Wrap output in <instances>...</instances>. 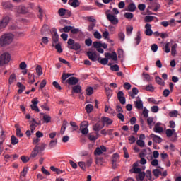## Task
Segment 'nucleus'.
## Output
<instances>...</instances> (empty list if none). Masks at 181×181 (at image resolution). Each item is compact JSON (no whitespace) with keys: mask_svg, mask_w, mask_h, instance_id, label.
I'll return each mask as SVG.
<instances>
[{"mask_svg":"<svg viewBox=\"0 0 181 181\" xmlns=\"http://www.w3.org/2000/svg\"><path fill=\"white\" fill-rule=\"evenodd\" d=\"M94 37H95V39H101V37H103L101 36V33H100L98 31H96L93 33Z\"/></svg>","mask_w":181,"mask_h":181,"instance_id":"63","label":"nucleus"},{"mask_svg":"<svg viewBox=\"0 0 181 181\" xmlns=\"http://www.w3.org/2000/svg\"><path fill=\"white\" fill-rule=\"evenodd\" d=\"M55 49L57 50L58 53H63V49H62V45H60V44H57L55 45Z\"/></svg>","mask_w":181,"mask_h":181,"instance_id":"55","label":"nucleus"},{"mask_svg":"<svg viewBox=\"0 0 181 181\" xmlns=\"http://www.w3.org/2000/svg\"><path fill=\"white\" fill-rule=\"evenodd\" d=\"M105 91L107 97H111V95L112 94V90L110 88L108 87L105 88Z\"/></svg>","mask_w":181,"mask_h":181,"instance_id":"49","label":"nucleus"},{"mask_svg":"<svg viewBox=\"0 0 181 181\" xmlns=\"http://www.w3.org/2000/svg\"><path fill=\"white\" fill-rule=\"evenodd\" d=\"M104 128V124L101 122V121H98L96 124H95L93 126V131H96L98 132V131H101Z\"/></svg>","mask_w":181,"mask_h":181,"instance_id":"14","label":"nucleus"},{"mask_svg":"<svg viewBox=\"0 0 181 181\" xmlns=\"http://www.w3.org/2000/svg\"><path fill=\"white\" fill-rule=\"evenodd\" d=\"M146 173H145V172H141L138 175V177L140 181H144V179H145V176H146Z\"/></svg>","mask_w":181,"mask_h":181,"instance_id":"47","label":"nucleus"},{"mask_svg":"<svg viewBox=\"0 0 181 181\" xmlns=\"http://www.w3.org/2000/svg\"><path fill=\"white\" fill-rule=\"evenodd\" d=\"M15 81H16V75L12 74L9 77L8 83L9 84H13Z\"/></svg>","mask_w":181,"mask_h":181,"instance_id":"29","label":"nucleus"},{"mask_svg":"<svg viewBox=\"0 0 181 181\" xmlns=\"http://www.w3.org/2000/svg\"><path fill=\"white\" fill-rule=\"evenodd\" d=\"M58 13H59V16H65V15H66V9H64V8H59L58 10Z\"/></svg>","mask_w":181,"mask_h":181,"instance_id":"51","label":"nucleus"},{"mask_svg":"<svg viewBox=\"0 0 181 181\" xmlns=\"http://www.w3.org/2000/svg\"><path fill=\"white\" fill-rule=\"evenodd\" d=\"M17 12L18 13L25 14V13H28V8H26V7H25L23 6H19L17 7Z\"/></svg>","mask_w":181,"mask_h":181,"instance_id":"18","label":"nucleus"},{"mask_svg":"<svg viewBox=\"0 0 181 181\" xmlns=\"http://www.w3.org/2000/svg\"><path fill=\"white\" fill-rule=\"evenodd\" d=\"M136 145H138V146H140V148H144L145 146V141L139 139L136 141Z\"/></svg>","mask_w":181,"mask_h":181,"instance_id":"48","label":"nucleus"},{"mask_svg":"<svg viewBox=\"0 0 181 181\" xmlns=\"http://www.w3.org/2000/svg\"><path fill=\"white\" fill-rule=\"evenodd\" d=\"M93 106L91 104H88L86 106V112H88V114H90V112H91L93 111Z\"/></svg>","mask_w":181,"mask_h":181,"instance_id":"41","label":"nucleus"},{"mask_svg":"<svg viewBox=\"0 0 181 181\" xmlns=\"http://www.w3.org/2000/svg\"><path fill=\"white\" fill-rule=\"evenodd\" d=\"M38 14L37 16L40 19V21H43V10L40 8V7H38Z\"/></svg>","mask_w":181,"mask_h":181,"instance_id":"36","label":"nucleus"},{"mask_svg":"<svg viewBox=\"0 0 181 181\" xmlns=\"http://www.w3.org/2000/svg\"><path fill=\"white\" fill-rule=\"evenodd\" d=\"M9 21H11V18L8 16H3L2 19L0 20V30H4L5 28L8 26V24L9 23Z\"/></svg>","mask_w":181,"mask_h":181,"instance_id":"7","label":"nucleus"},{"mask_svg":"<svg viewBox=\"0 0 181 181\" xmlns=\"http://www.w3.org/2000/svg\"><path fill=\"white\" fill-rule=\"evenodd\" d=\"M72 91L76 93V94H80L81 93V86L80 85L73 86Z\"/></svg>","mask_w":181,"mask_h":181,"instance_id":"26","label":"nucleus"},{"mask_svg":"<svg viewBox=\"0 0 181 181\" xmlns=\"http://www.w3.org/2000/svg\"><path fill=\"white\" fill-rule=\"evenodd\" d=\"M136 166H138V164H136V163H135L134 164V167H133V170H134V173H142V170L139 168H136Z\"/></svg>","mask_w":181,"mask_h":181,"instance_id":"30","label":"nucleus"},{"mask_svg":"<svg viewBox=\"0 0 181 181\" xmlns=\"http://www.w3.org/2000/svg\"><path fill=\"white\" fill-rule=\"evenodd\" d=\"M94 93V89L92 87H88L86 89L87 95H91Z\"/></svg>","mask_w":181,"mask_h":181,"instance_id":"50","label":"nucleus"},{"mask_svg":"<svg viewBox=\"0 0 181 181\" xmlns=\"http://www.w3.org/2000/svg\"><path fill=\"white\" fill-rule=\"evenodd\" d=\"M117 99L119 101L120 104H122V105H125V103H127V100L124 96V92L122 90H119L117 93Z\"/></svg>","mask_w":181,"mask_h":181,"instance_id":"10","label":"nucleus"},{"mask_svg":"<svg viewBox=\"0 0 181 181\" xmlns=\"http://www.w3.org/2000/svg\"><path fill=\"white\" fill-rule=\"evenodd\" d=\"M93 47H95V49H98L100 47H101V42L99 41H95L93 42Z\"/></svg>","mask_w":181,"mask_h":181,"instance_id":"52","label":"nucleus"},{"mask_svg":"<svg viewBox=\"0 0 181 181\" xmlns=\"http://www.w3.org/2000/svg\"><path fill=\"white\" fill-rule=\"evenodd\" d=\"M170 42H167L165 45V53H170Z\"/></svg>","mask_w":181,"mask_h":181,"instance_id":"54","label":"nucleus"},{"mask_svg":"<svg viewBox=\"0 0 181 181\" xmlns=\"http://www.w3.org/2000/svg\"><path fill=\"white\" fill-rule=\"evenodd\" d=\"M105 15L107 21H109V22H110L112 25H118V22H119V21L118 20L117 16L110 13V10H107L105 12Z\"/></svg>","mask_w":181,"mask_h":181,"instance_id":"5","label":"nucleus"},{"mask_svg":"<svg viewBox=\"0 0 181 181\" xmlns=\"http://www.w3.org/2000/svg\"><path fill=\"white\" fill-rule=\"evenodd\" d=\"M2 6L4 9H12V8H13V6L12 5V4H11V2L9 1L3 2Z\"/></svg>","mask_w":181,"mask_h":181,"instance_id":"22","label":"nucleus"},{"mask_svg":"<svg viewBox=\"0 0 181 181\" xmlns=\"http://www.w3.org/2000/svg\"><path fill=\"white\" fill-rule=\"evenodd\" d=\"M13 40V35L12 33H6L0 37V47H5L8 45H11Z\"/></svg>","mask_w":181,"mask_h":181,"instance_id":"2","label":"nucleus"},{"mask_svg":"<svg viewBox=\"0 0 181 181\" xmlns=\"http://www.w3.org/2000/svg\"><path fill=\"white\" fill-rule=\"evenodd\" d=\"M74 26L71 25H66L62 28L63 32L65 33H69V32H71V29H74Z\"/></svg>","mask_w":181,"mask_h":181,"instance_id":"31","label":"nucleus"},{"mask_svg":"<svg viewBox=\"0 0 181 181\" xmlns=\"http://www.w3.org/2000/svg\"><path fill=\"white\" fill-rule=\"evenodd\" d=\"M4 141H5V134L2 132V134L0 136V151L2 149V145H4Z\"/></svg>","mask_w":181,"mask_h":181,"instance_id":"37","label":"nucleus"},{"mask_svg":"<svg viewBox=\"0 0 181 181\" xmlns=\"http://www.w3.org/2000/svg\"><path fill=\"white\" fill-rule=\"evenodd\" d=\"M52 86H54L57 90H62V86H60V84H59L57 81H54Z\"/></svg>","mask_w":181,"mask_h":181,"instance_id":"60","label":"nucleus"},{"mask_svg":"<svg viewBox=\"0 0 181 181\" xmlns=\"http://www.w3.org/2000/svg\"><path fill=\"white\" fill-rule=\"evenodd\" d=\"M155 80L157 84H159V86H163V84H165V82L163 81V80H162L161 78L159 76H156L155 78Z\"/></svg>","mask_w":181,"mask_h":181,"instance_id":"38","label":"nucleus"},{"mask_svg":"<svg viewBox=\"0 0 181 181\" xmlns=\"http://www.w3.org/2000/svg\"><path fill=\"white\" fill-rule=\"evenodd\" d=\"M105 15L107 21H109V22H110L112 25H118V22H119V21L118 20L117 16L110 13V10H107L105 12Z\"/></svg>","mask_w":181,"mask_h":181,"instance_id":"6","label":"nucleus"},{"mask_svg":"<svg viewBox=\"0 0 181 181\" xmlns=\"http://www.w3.org/2000/svg\"><path fill=\"white\" fill-rule=\"evenodd\" d=\"M45 148H46V144H45V143H42L41 144H37L31 152L30 158H36V156H37V153H40L43 152Z\"/></svg>","mask_w":181,"mask_h":181,"instance_id":"3","label":"nucleus"},{"mask_svg":"<svg viewBox=\"0 0 181 181\" xmlns=\"http://www.w3.org/2000/svg\"><path fill=\"white\" fill-rule=\"evenodd\" d=\"M100 122H102V125H103V127H105V125L108 127V125H111V124H112V120H111V119L109 117H102L100 119Z\"/></svg>","mask_w":181,"mask_h":181,"instance_id":"12","label":"nucleus"},{"mask_svg":"<svg viewBox=\"0 0 181 181\" xmlns=\"http://www.w3.org/2000/svg\"><path fill=\"white\" fill-rule=\"evenodd\" d=\"M117 117L119 119H120V121H122V122H124V121H125V116H124L122 113H118L117 115Z\"/></svg>","mask_w":181,"mask_h":181,"instance_id":"59","label":"nucleus"},{"mask_svg":"<svg viewBox=\"0 0 181 181\" xmlns=\"http://www.w3.org/2000/svg\"><path fill=\"white\" fill-rule=\"evenodd\" d=\"M154 132H156L157 134H161V132H163V128L162 127L159 126V123H157L153 129Z\"/></svg>","mask_w":181,"mask_h":181,"instance_id":"28","label":"nucleus"},{"mask_svg":"<svg viewBox=\"0 0 181 181\" xmlns=\"http://www.w3.org/2000/svg\"><path fill=\"white\" fill-rule=\"evenodd\" d=\"M155 17L152 16H146L144 18L145 22H152V21H153Z\"/></svg>","mask_w":181,"mask_h":181,"instance_id":"53","label":"nucleus"},{"mask_svg":"<svg viewBox=\"0 0 181 181\" xmlns=\"http://www.w3.org/2000/svg\"><path fill=\"white\" fill-rule=\"evenodd\" d=\"M151 138H152L153 141L156 144H160V142H162V138L159 137V136L155 135L154 134H151Z\"/></svg>","mask_w":181,"mask_h":181,"instance_id":"19","label":"nucleus"},{"mask_svg":"<svg viewBox=\"0 0 181 181\" xmlns=\"http://www.w3.org/2000/svg\"><path fill=\"white\" fill-rule=\"evenodd\" d=\"M134 104L137 110H142L144 108V103L141 100L135 101Z\"/></svg>","mask_w":181,"mask_h":181,"instance_id":"23","label":"nucleus"},{"mask_svg":"<svg viewBox=\"0 0 181 181\" xmlns=\"http://www.w3.org/2000/svg\"><path fill=\"white\" fill-rule=\"evenodd\" d=\"M132 30H134V27L132 26H129L126 28V32L127 35H131L132 33Z\"/></svg>","mask_w":181,"mask_h":181,"instance_id":"58","label":"nucleus"},{"mask_svg":"<svg viewBox=\"0 0 181 181\" xmlns=\"http://www.w3.org/2000/svg\"><path fill=\"white\" fill-rule=\"evenodd\" d=\"M105 57L106 58H103V59H101V57L98 58V63H100V64H103V66L108 64L109 59H112V60H114V62H117V60H118V57H117V52H112V53L105 52Z\"/></svg>","mask_w":181,"mask_h":181,"instance_id":"1","label":"nucleus"},{"mask_svg":"<svg viewBox=\"0 0 181 181\" xmlns=\"http://www.w3.org/2000/svg\"><path fill=\"white\" fill-rule=\"evenodd\" d=\"M17 87L20 88L18 90V94H22L26 90V86H23L21 82L17 83Z\"/></svg>","mask_w":181,"mask_h":181,"instance_id":"21","label":"nucleus"},{"mask_svg":"<svg viewBox=\"0 0 181 181\" xmlns=\"http://www.w3.org/2000/svg\"><path fill=\"white\" fill-rule=\"evenodd\" d=\"M124 18L127 19H132L134 18V13H124Z\"/></svg>","mask_w":181,"mask_h":181,"instance_id":"57","label":"nucleus"},{"mask_svg":"<svg viewBox=\"0 0 181 181\" xmlns=\"http://www.w3.org/2000/svg\"><path fill=\"white\" fill-rule=\"evenodd\" d=\"M145 35H146V36H152V35H153V31H152V25L146 23L145 25Z\"/></svg>","mask_w":181,"mask_h":181,"instance_id":"13","label":"nucleus"},{"mask_svg":"<svg viewBox=\"0 0 181 181\" xmlns=\"http://www.w3.org/2000/svg\"><path fill=\"white\" fill-rule=\"evenodd\" d=\"M43 119L46 122V124H49V122H50V121L52 119V117L47 115H45L43 116Z\"/></svg>","mask_w":181,"mask_h":181,"instance_id":"44","label":"nucleus"},{"mask_svg":"<svg viewBox=\"0 0 181 181\" xmlns=\"http://www.w3.org/2000/svg\"><path fill=\"white\" fill-rule=\"evenodd\" d=\"M15 128L16 136H18V138H22V136H23V133H22V132L21 131V128L19 127L18 124H16Z\"/></svg>","mask_w":181,"mask_h":181,"instance_id":"20","label":"nucleus"},{"mask_svg":"<svg viewBox=\"0 0 181 181\" xmlns=\"http://www.w3.org/2000/svg\"><path fill=\"white\" fill-rule=\"evenodd\" d=\"M71 33L72 35H77L78 33H80V29H78V28H75L74 27V28H71Z\"/></svg>","mask_w":181,"mask_h":181,"instance_id":"56","label":"nucleus"},{"mask_svg":"<svg viewBox=\"0 0 181 181\" xmlns=\"http://www.w3.org/2000/svg\"><path fill=\"white\" fill-rule=\"evenodd\" d=\"M11 62V54L8 52H4L0 55V66L8 64Z\"/></svg>","mask_w":181,"mask_h":181,"instance_id":"4","label":"nucleus"},{"mask_svg":"<svg viewBox=\"0 0 181 181\" xmlns=\"http://www.w3.org/2000/svg\"><path fill=\"white\" fill-rule=\"evenodd\" d=\"M80 131L83 135H87L88 134V122L84 121L81 123Z\"/></svg>","mask_w":181,"mask_h":181,"instance_id":"8","label":"nucleus"},{"mask_svg":"<svg viewBox=\"0 0 181 181\" xmlns=\"http://www.w3.org/2000/svg\"><path fill=\"white\" fill-rule=\"evenodd\" d=\"M153 174L156 177H158L160 175H162V172L159 169H155L153 170Z\"/></svg>","mask_w":181,"mask_h":181,"instance_id":"42","label":"nucleus"},{"mask_svg":"<svg viewBox=\"0 0 181 181\" xmlns=\"http://www.w3.org/2000/svg\"><path fill=\"white\" fill-rule=\"evenodd\" d=\"M51 33L52 34V46H54V43L59 42V34H57V30L56 28H52Z\"/></svg>","mask_w":181,"mask_h":181,"instance_id":"9","label":"nucleus"},{"mask_svg":"<svg viewBox=\"0 0 181 181\" xmlns=\"http://www.w3.org/2000/svg\"><path fill=\"white\" fill-rule=\"evenodd\" d=\"M176 130L175 129H168L166 131H165V134H166V136H168V138H170V136H172V135H173V133L175 132Z\"/></svg>","mask_w":181,"mask_h":181,"instance_id":"34","label":"nucleus"},{"mask_svg":"<svg viewBox=\"0 0 181 181\" xmlns=\"http://www.w3.org/2000/svg\"><path fill=\"white\" fill-rule=\"evenodd\" d=\"M68 47L71 50H80V49H81V45H80V43L78 42H75L72 46Z\"/></svg>","mask_w":181,"mask_h":181,"instance_id":"24","label":"nucleus"},{"mask_svg":"<svg viewBox=\"0 0 181 181\" xmlns=\"http://www.w3.org/2000/svg\"><path fill=\"white\" fill-rule=\"evenodd\" d=\"M11 143L12 145H16V144H19V139L16 138L14 135L11 136Z\"/></svg>","mask_w":181,"mask_h":181,"instance_id":"32","label":"nucleus"},{"mask_svg":"<svg viewBox=\"0 0 181 181\" xmlns=\"http://www.w3.org/2000/svg\"><path fill=\"white\" fill-rule=\"evenodd\" d=\"M87 56L92 62H98V56L96 52L89 51L87 52Z\"/></svg>","mask_w":181,"mask_h":181,"instance_id":"11","label":"nucleus"},{"mask_svg":"<svg viewBox=\"0 0 181 181\" xmlns=\"http://www.w3.org/2000/svg\"><path fill=\"white\" fill-rule=\"evenodd\" d=\"M176 49H177V44L175 43L171 47V54L173 56L176 54Z\"/></svg>","mask_w":181,"mask_h":181,"instance_id":"40","label":"nucleus"},{"mask_svg":"<svg viewBox=\"0 0 181 181\" xmlns=\"http://www.w3.org/2000/svg\"><path fill=\"white\" fill-rule=\"evenodd\" d=\"M21 159L23 163H27V162H29L30 160L29 157H26L25 156H22Z\"/></svg>","mask_w":181,"mask_h":181,"instance_id":"62","label":"nucleus"},{"mask_svg":"<svg viewBox=\"0 0 181 181\" xmlns=\"http://www.w3.org/2000/svg\"><path fill=\"white\" fill-rule=\"evenodd\" d=\"M68 4L73 8H77L80 6V1L78 0H69Z\"/></svg>","mask_w":181,"mask_h":181,"instance_id":"17","label":"nucleus"},{"mask_svg":"<svg viewBox=\"0 0 181 181\" xmlns=\"http://www.w3.org/2000/svg\"><path fill=\"white\" fill-rule=\"evenodd\" d=\"M110 70H112V71H119V66L117 64L112 65L110 66Z\"/></svg>","mask_w":181,"mask_h":181,"instance_id":"45","label":"nucleus"},{"mask_svg":"<svg viewBox=\"0 0 181 181\" xmlns=\"http://www.w3.org/2000/svg\"><path fill=\"white\" fill-rule=\"evenodd\" d=\"M178 112L177 110L170 112V117H177Z\"/></svg>","mask_w":181,"mask_h":181,"instance_id":"64","label":"nucleus"},{"mask_svg":"<svg viewBox=\"0 0 181 181\" xmlns=\"http://www.w3.org/2000/svg\"><path fill=\"white\" fill-rule=\"evenodd\" d=\"M129 12H135L136 11V6L134 3H130L127 7Z\"/></svg>","mask_w":181,"mask_h":181,"instance_id":"25","label":"nucleus"},{"mask_svg":"<svg viewBox=\"0 0 181 181\" xmlns=\"http://www.w3.org/2000/svg\"><path fill=\"white\" fill-rule=\"evenodd\" d=\"M31 103H33L32 105H30L31 110H33V111H36L37 112H39V107H37V104H39V100H32Z\"/></svg>","mask_w":181,"mask_h":181,"instance_id":"16","label":"nucleus"},{"mask_svg":"<svg viewBox=\"0 0 181 181\" xmlns=\"http://www.w3.org/2000/svg\"><path fill=\"white\" fill-rule=\"evenodd\" d=\"M123 87L125 88V90H131V87L132 86H131V83L125 82L123 85Z\"/></svg>","mask_w":181,"mask_h":181,"instance_id":"61","label":"nucleus"},{"mask_svg":"<svg viewBox=\"0 0 181 181\" xmlns=\"http://www.w3.org/2000/svg\"><path fill=\"white\" fill-rule=\"evenodd\" d=\"M103 151H101V148L100 147H97L94 151V155L95 156L102 155Z\"/></svg>","mask_w":181,"mask_h":181,"instance_id":"43","label":"nucleus"},{"mask_svg":"<svg viewBox=\"0 0 181 181\" xmlns=\"http://www.w3.org/2000/svg\"><path fill=\"white\" fill-rule=\"evenodd\" d=\"M66 83L69 84V86H76V84L78 83V78L74 76H71L68 80H66Z\"/></svg>","mask_w":181,"mask_h":181,"instance_id":"15","label":"nucleus"},{"mask_svg":"<svg viewBox=\"0 0 181 181\" xmlns=\"http://www.w3.org/2000/svg\"><path fill=\"white\" fill-rule=\"evenodd\" d=\"M57 145V139L54 140H51L49 144V149H52V148H54Z\"/></svg>","mask_w":181,"mask_h":181,"instance_id":"33","label":"nucleus"},{"mask_svg":"<svg viewBox=\"0 0 181 181\" xmlns=\"http://www.w3.org/2000/svg\"><path fill=\"white\" fill-rule=\"evenodd\" d=\"M35 70L37 76H42L43 74V70L42 69V66L40 65H38Z\"/></svg>","mask_w":181,"mask_h":181,"instance_id":"35","label":"nucleus"},{"mask_svg":"<svg viewBox=\"0 0 181 181\" xmlns=\"http://www.w3.org/2000/svg\"><path fill=\"white\" fill-rule=\"evenodd\" d=\"M143 116L144 118H148L149 117V110H148L146 107H144L143 110Z\"/></svg>","mask_w":181,"mask_h":181,"instance_id":"46","label":"nucleus"},{"mask_svg":"<svg viewBox=\"0 0 181 181\" xmlns=\"http://www.w3.org/2000/svg\"><path fill=\"white\" fill-rule=\"evenodd\" d=\"M71 76H74V74H67V73H63L61 79L62 80V83H64L66 80L69 78V77H71Z\"/></svg>","mask_w":181,"mask_h":181,"instance_id":"27","label":"nucleus"},{"mask_svg":"<svg viewBox=\"0 0 181 181\" xmlns=\"http://www.w3.org/2000/svg\"><path fill=\"white\" fill-rule=\"evenodd\" d=\"M136 40V46H138L141 43V33L138 32L137 33V36L135 38Z\"/></svg>","mask_w":181,"mask_h":181,"instance_id":"39","label":"nucleus"}]
</instances>
